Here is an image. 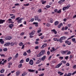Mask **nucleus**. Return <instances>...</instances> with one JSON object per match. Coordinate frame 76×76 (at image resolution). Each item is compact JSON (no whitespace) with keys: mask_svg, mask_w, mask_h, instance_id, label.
<instances>
[{"mask_svg":"<svg viewBox=\"0 0 76 76\" xmlns=\"http://www.w3.org/2000/svg\"><path fill=\"white\" fill-rule=\"evenodd\" d=\"M70 7V5L69 4L68 6L64 7L62 9V10H63V11H64L68 9H69V8Z\"/></svg>","mask_w":76,"mask_h":76,"instance_id":"nucleus-1","label":"nucleus"},{"mask_svg":"<svg viewBox=\"0 0 76 76\" xmlns=\"http://www.w3.org/2000/svg\"><path fill=\"white\" fill-rule=\"evenodd\" d=\"M12 39V37L10 36H7L4 39L5 40H10Z\"/></svg>","mask_w":76,"mask_h":76,"instance_id":"nucleus-2","label":"nucleus"},{"mask_svg":"<svg viewBox=\"0 0 76 76\" xmlns=\"http://www.w3.org/2000/svg\"><path fill=\"white\" fill-rule=\"evenodd\" d=\"M65 42L66 44H67L68 45H71V44H72L71 42H70L68 40L65 41Z\"/></svg>","mask_w":76,"mask_h":76,"instance_id":"nucleus-3","label":"nucleus"},{"mask_svg":"<svg viewBox=\"0 0 76 76\" xmlns=\"http://www.w3.org/2000/svg\"><path fill=\"white\" fill-rule=\"evenodd\" d=\"M10 45V42H7L4 45V47H8Z\"/></svg>","mask_w":76,"mask_h":76,"instance_id":"nucleus-4","label":"nucleus"},{"mask_svg":"<svg viewBox=\"0 0 76 76\" xmlns=\"http://www.w3.org/2000/svg\"><path fill=\"white\" fill-rule=\"evenodd\" d=\"M62 63H61L60 64H58L56 66V68H59L61 65H62Z\"/></svg>","mask_w":76,"mask_h":76,"instance_id":"nucleus-5","label":"nucleus"},{"mask_svg":"<svg viewBox=\"0 0 76 76\" xmlns=\"http://www.w3.org/2000/svg\"><path fill=\"white\" fill-rule=\"evenodd\" d=\"M57 61L56 60H52L50 61V63L51 64H54L55 63H57Z\"/></svg>","mask_w":76,"mask_h":76,"instance_id":"nucleus-6","label":"nucleus"},{"mask_svg":"<svg viewBox=\"0 0 76 76\" xmlns=\"http://www.w3.org/2000/svg\"><path fill=\"white\" fill-rule=\"evenodd\" d=\"M29 64L30 65H33V64H34V62L33 61V60L32 59L30 60L29 62Z\"/></svg>","mask_w":76,"mask_h":76,"instance_id":"nucleus-7","label":"nucleus"},{"mask_svg":"<svg viewBox=\"0 0 76 76\" xmlns=\"http://www.w3.org/2000/svg\"><path fill=\"white\" fill-rule=\"evenodd\" d=\"M45 53V50H42V51L40 52V53L41 56L44 55V54Z\"/></svg>","mask_w":76,"mask_h":76,"instance_id":"nucleus-8","label":"nucleus"},{"mask_svg":"<svg viewBox=\"0 0 76 76\" xmlns=\"http://www.w3.org/2000/svg\"><path fill=\"white\" fill-rule=\"evenodd\" d=\"M23 18H20L18 20V23H21L22 20H23Z\"/></svg>","mask_w":76,"mask_h":76,"instance_id":"nucleus-9","label":"nucleus"},{"mask_svg":"<svg viewBox=\"0 0 76 76\" xmlns=\"http://www.w3.org/2000/svg\"><path fill=\"white\" fill-rule=\"evenodd\" d=\"M7 61V60H5L4 61H3V62L2 63V61H1L0 62V64H2L3 65L4 64V63H6Z\"/></svg>","mask_w":76,"mask_h":76,"instance_id":"nucleus-10","label":"nucleus"},{"mask_svg":"<svg viewBox=\"0 0 76 76\" xmlns=\"http://www.w3.org/2000/svg\"><path fill=\"white\" fill-rule=\"evenodd\" d=\"M4 22H5V20H4L0 19V24L3 23Z\"/></svg>","mask_w":76,"mask_h":76,"instance_id":"nucleus-11","label":"nucleus"},{"mask_svg":"<svg viewBox=\"0 0 76 76\" xmlns=\"http://www.w3.org/2000/svg\"><path fill=\"white\" fill-rule=\"evenodd\" d=\"M35 30H33L31 33H29V35H33L34 34H35Z\"/></svg>","mask_w":76,"mask_h":76,"instance_id":"nucleus-12","label":"nucleus"},{"mask_svg":"<svg viewBox=\"0 0 76 76\" xmlns=\"http://www.w3.org/2000/svg\"><path fill=\"white\" fill-rule=\"evenodd\" d=\"M65 1V0H60L58 2V3L59 4H61L62 3H63L64 1Z\"/></svg>","mask_w":76,"mask_h":76,"instance_id":"nucleus-13","label":"nucleus"},{"mask_svg":"<svg viewBox=\"0 0 76 76\" xmlns=\"http://www.w3.org/2000/svg\"><path fill=\"white\" fill-rule=\"evenodd\" d=\"M14 26V25H13V24H10L8 26L9 28H10V29H12V27H13V26Z\"/></svg>","mask_w":76,"mask_h":76,"instance_id":"nucleus-14","label":"nucleus"},{"mask_svg":"<svg viewBox=\"0 0 76 76\" xmlns=\"http://www.w3.org/2000/svg\"><path fill=\"white\" fill-rule=\"evenodd\" d=\"M46 58V56H44L41 58V60H42V61H44Z\"/></svg>","mask_w":76,"mask_h":76,"instance_id":"nucleus-15","label":"nucleus"},{"mask_svg":"<svg viewBox=\"0 0 76 76\" xmlns=\"http://www.w3.org/2000/svg\"><path fill=\"white\" fill-rule=\"evenodd\" d=\"M51 32H53L55 34H57V32L56 31V30H55V29L52 30H51Z\"/></svg>","mask_w":76,"mask_h":76,"instance_id":"nucleus-16","label":"nucleus"},{"mask_svg":"<svg viewBox=\"0 0 76 76\" xmlns=\"http://www.w3.org/2000/svg\"><path fill=\"white\" fill-rule=\"evenodd\" d=\"M68 52V50H66L65 51H63L61 52V53L62 54H66V53H67Z\"/></svg>","mask_w":76,"mask_h":76,"instance_id":"nucleus-17","label":"nucleus"},{"mask_svg":"<svg viewBox=\"0 0 76 76\" xmlns=\"http://www.w3.org/2000/svg\"><path fill=\"white\" fill-rule=\"evenodd\" d=\"M46 46H47V44H44L42 45V47H41V48H44L46 47Z\"/></svg>","mask_w":76,"mask_h":76,"instance_id":"nucleus-18","label":"nucleus"},{"mask_svg":"<svg viewBox=\"0 0 76 76\" xmlns=\"http://www.w3.org/2000/svg\"><path fill=\"white\" fill-rule=\"evenodd\" d=\"M28 70L30 72H34L35 71V70H34L31 69H28Z\"/></svg>","mask_w":76,"mask_h":76,"instance_id":"nucleus-19","label":"nucleus"},{"mask_svg":"<svg viewBox=\"0 0 76 76\" xmlns=\"http://www.w3.org/2000/svg\"><path fill=\"white\" fill-rule=\"evenodd\" d=\"M0 42H1V44H4V41L2 39H0Z\"/></svg>","mask_w":76,"mask_h":76,"instance_id":"nucleus-20","label":"nucleus"},{"mask_svg":"<svg viewBox=\"0 0 76 76\" xmlns=\"http://www.w3.org/2000/svg\"><path fill=\"white\" fill-rule=\"evenodd\" d=\"M10 45L11 46H13L15 45V43L11 42V43L10 42Z\"/></svg>","mask_w":76,"mask_h":76,"instance_id":"nucleus-21","label":"nucleus"},{"mask_svg":"<svg viewBox=\"0 0 76 76\" xmlns=\"http://www.w3.org/2000/svg\"><path fill=\"white\" fill-rule=\"evenodd\" d=\"M35 18V20H37L38 19V16H35L34 17Z\"/></svg>","mask_w":76,"mask_h":76,"instance_id":"nucleus-22","label":"nucleus"},{"mask_svg":"<svg viewBox=\"0 0 76 76\" xmlns=\"http://www.w3.org/2000/svg\"><path fill=\"white\" fill-rule=\"evenodd\" d=\"M58 74L60 75V76H62L64 73L61 72H58Z\"/></svg>","mask_w":76,"mask_h":76,"instance_id":"nucleus-23","label":"nucleus"},{"mask_svg":"<svg viewBox=\"0 0 76 76\" xmlns=\"http://www.w3.org/2000/svg\"><path fill=\"white\" fill-rule=\"evenodd\" d=\"M40 62H41V61H40V60H38L36 62V64H39V63H40Z\"/></svg>","mask_w":76,"mask_h":76,"instance_id":"nucleus-24","label":"nucleus"},{"mask_svg":"<svg viewBox=\"0 0 76 76\" xmlns=\"http://www.w3.org/2000/svg\"><path fill=\"white\" fill-rule=\"evenodd\" d=\"M62 25H63V24L62 23H60V24L58 26V28H61V26Z\"/></svg>","mask_w":76,"mask_h":76,"instance_id":"nucleus-25","label":"nucleus"},{"mask_svg":"<svg viewBox=\"0 0 76 76\" xmlns=\"http://www.w3.org/2000/svg\"><path fill=\"white\" fill-rule=\"evenodd\" d=\"M58 24V21H57L55 22L54 24L55 26H56Z\"/></svg>","mask_w":76,"mask_h":76,"instance_id":"nucleus-26","label":"nucleus"},{"mask_svg":"<svg viewBox=\"0 0 76 76\" xmlns=\"http://www.w3.org/2000/svg\"><path fill=\"white\" fill-rule=\"evenodd\" d=\"M27 75V73L26 72H25L23 73L22 74V76H25V75Z\"/></svg>","mask_w":76,"mask_h":76,"instance_id":"nucleus-27","label":"nucleus"},{"mask_svg":"<svg viewBox=\"0 0 76 76\" xmlns=\"http://www.w3.org/2000/svg\"><path fill=\"white\" fill-rule=\"evenodd\" d=\"M33 24H34V25H35V26L36 27L38 26V23H35V22L33 23Z\"/></svg>","mask_w":76,"mask_h":76,"instance_id":"nucleus-28","label":"nucleus"},{"mask_svg":"<svg viewBox=\"0 0 76 76\" xmlns=\"http://www.w3.org/2000/svg\"><path fill=\"white\" fill-rule=\"evenodd\" d=\"M62 40H63L64 39H66V38L65 37L63 36L61 38Z\"/></svg>","mask_w":76,"mask_h":76,"instance_id":"nucleus-29","label":"nucleus"},{"mask_svg":"<svg viewBox=\"0 0 76 76\" xmlns=\"http://www.w3.org/2000/svg\"><path fill=\"white\" fill-rule=\"evenodd\" d=\"M4 69H2L0 71V72L1 73H4Z\"/></svg>","mask_w":76,"mask_h":76,"instance_id":"nucleus-30","label":"nucleus"},{"mask_svg":"<svg viewBox=\"0 0 76 76\" xmlns=\"http://www.w3.org/2000/svg\"><path fill=\"white\" fill-rule=\"evenodd\" d=\"M42 3V4H45V3H46V1H43V0H42L41 1Z\"/></svg>","mask_w":76,"mask_h":76,"instance_id":"nucleus-31","label":"nucleus"},{"mask_svg":"<svg viewBox=\"0 0 76 76\" xmlns=\"http://www.w3.org/2000/svg\"><path fill=\"white\" fill-rule=\"evenodd\" d=\"M22 66V64H20L18 66V67H19V68H20Z\"/></svg>","mask_w":76,"mask_h":76,"instance_id":"nucleus-32","label":"nucleus"},{"mask_svg":"<svg viewBox=\"0 0 76 76\" xmlns=\"http://www.w3.org/2000/svg\"><path fill=\"white\" fill-rule=\"evenodd\" d=\"M23 43L22 42H20V43L19 44V45H20V46H22L23 45Z\"/></svg>","mask_w":76,"mask_h":76,"instance_id":"nucleus-33","label":"nucleus"},{"mask_svg":"<svg viewBox=\"0 0 76 76\" xmlns=\"http://www.w3.org/2000/svg\"><path fill=\"white\" fill-rule=\"evenodd\" d=\"M20 73L19 72H17L16 73V76H19V75Z\"/></svg>","mask_w":76,"mask_h":76,"instance_id":"nucleus-34","label":"nucleus"},{"mask_svg":"<svg viewBox=\"0 0 76 76\" xmlns=\"http://www.w3.org/2000/svg\"><path fill=\"white\" fill-rule=\"evenodd\" d=\"M0 55L1 57H5V56L4 54H0Z\"/></svg>","mask_w":76,"mask_h":76,"instance_id":"nucleus-35","label":"nucleus"},{"mask_svg":"<svg viewBox=\"0 0 76 76\" xmlns=\"http://www.w3.org/2000/svg\"><path fill=\"white\" fill-rule=\"evenodd\" d=\"M61 12V10H59L58 11H57V13H60Z\"/></svg>","mask_w":76,"mask_h":76,"instance_id":"nucleus-36","label":"nucleus"},{"mask_svg":"<svg viewBox=\"0 0 76 76\" xmlns=\"http://www.w3.org/2000/svg\"><path fill=\"white\" fill-rule=\"evenodd\" d=\"M53 19L52 18H50V23H53Z\"/></svg>","mask_w":76,"mask_h":76,"instance_id":"nucleus-37","label":"nucleus"},{"mask_svg":"<svg viewBox=\"0 0 76 76\" xmlns=\"http://www.w3.org/2000/svg\"><path fill=\"white\" fill-rule=\"evenodd\" d=\"M18 56H19V54L18 53H17L15 56V58H17V57H18Z\"/></svg>","mask_w":76,"mask_h":76,"instance_id":"nucleus-38","label":"nucleus"},{"mask_svg":"<svg viewBox=\"0 0 76 76\" xmlns=\"http://www.w3.org/2000/svg\"><path fill=\"white\" fill-rule=\"evenodd\" d=\"M63 42V40L61 39V38H60V42L61 43V42Z\"/></svg>","mask_w":76,"mask_h":76,"instance_id":"nucleus-39","label":"nucleus"},{"mask_svg":"<svg viewBox=\"0 0 76 76\" xmlns=\"http://www.w3.org/2000/svg\"><path fill=\"white\" fill-rule=\"evenodd\" d=\"M68 27H70L72 26V24H69L67 25Z\"/></svg>","mask_w":76,"mask_h":76,"instance_id":"nucleus-40","label":"nucleus"},{"mask_svg":"<svg viewBox=\"0 0 76 76\" xmlns=\"http://www.w3.org/2000/svg\"><path fill=\"white\" fill-rule=\"evenodd\" d=\"M3 51H6L7 50V48H4L3 49Z\"/></svg>","mask_w":76,"mask_h":76,"instance_id":"nucleus-41","label":"nucleus"},{"mask_svg":"<svg viewBox=\"0 0 76 76\" xmlns=\"http://www.w3.org/2000/svg\"><path fill=\"white\" fill-rule=\"evenodd\" d=\"M27 52L28 53H31V50H30V49L28 50L27 51Z\"/></svg>","mask_w":76,"mask_h":76,"instance_id":"nucleus-42","label":"nucleus"},{"mask_svg":"<svg viewBox=\"0 0 76 76\" xmlns=\"http://www.w3.org/2000/svg\"><path fill=\"white\" fill-rule=\"evenodd\" d=\"M29 61V58H28L26 59V62H28V61Z\"/></svg>","mask_w":76,"mask_h":76,"instance_id":"nucleus-43","label":"nucleus"},{"mask_svg":"<svg viewBox=\"0 0 76 76\" xmlns=\"http://www.w3.org/2000/svg\"><path fill=\"white\" fill-rule=\"evenodd\" d=\"M38 48H39L38 46H37L35 47V50H37V49H38Z\"/></svg>","mask_w":76,"mask_h":76,"instance_id":"nucleus-44","label":"nucleus"},{"mask_svg":"<svg viewBox=\"0 0 76 76\" xmlns=\"http://www.w3.org/2000/svg\"><path fill=\"white\" fill-rule=\"evenodd\" d=\"M70 54H71V52H70V51H69L68 53H67L66 55H69Z\"/></svg>","mask_w":76,"mask_h":76,"instance_id":"nucleus-45","label":"nucleus"},{"mask_svg":"<svg viewBox=\"0 0 76 76\" xmlns=\"http://www.w3.org/2000/svg\"><path fill=\"white\" fill-rule=\"evenodd\" d=\"M61 62L64 64H66V61H61Z\"/></svg>","mask_w":76,"mask_h":76,"instance_id":"nucleus-46","label":"nucleus"},{"mask_svg":"<svg viewBox=\"0 0 76 76\" xmlns=\"http://www.w3.org/2000/svg\"><path fill=\"white\" fill-rule=\"evenodd\" d=\"M41 55L40 54V53H39L37 56V57H40V56H41Z\"/></svg>","mask_w":76,"mask_h":76,"instance_id":"nucleus-47","label":"nucleus"},{"mask_svg":"<svg viewBox=\"0 0 76 76\" xmlns=\"http://www.w3.org/2000/svg\"><path fill=\"white\" fill-rule=\"evenodd\" d=\"M38 12L39 13H41V9H39L38 11Z\"/></svg>","mask_w":76,"mask_h":76,"instance_id":"nucleus-48","label":"nucleus"},{"mask_svg":"<svg viewBox=\"0 0 76 76\" xmlns=\"http://www.w3.org/2000/svg\"><path fill=\"white\" fill-rule=\"evenodd\" d=\"M41 31V29H39V30H38L37 31L38 33H39Z\"/></svg>","mask_w":76,"mask_h":76,"instance_id":"nucleus-49","label":"nucleus"},{"mask_svg":"<svg viewBox=\"0 0 76 76\" xmlns=\"http://www.w3.org/2000/svg\"><path fill=\"white\" fill-rule=\"evenodd\" d=\"M23 62V60H21L20 62V63H22Z\"/></svg>","mask_w":76,"mask_h":76,"instance_id":"nucleus-50","label":"nucleus"},{"mask_svg":"<svg viewBox=\"0 0 76 76\" xmlns=\"http://www.w3.org/2000/svg\"><path fill=\"white\" fill-rule=\"evenodd\" d=\"M8 64L10 65H12V62H10L8 63Z\"/></svg>","mask_w":76,"mask_h":76,"instance_id":"nucleus-51","label":"nucleus"},{"mask_svg":"<svg viewBox=\"0 0 76 76\" xmlns=\"http://www.w3.org/2000/svg\"><path fill=\"white\" fill-rule=\"evenodd\" d=\"M23 56H26V55H27V53H26V52H25L23 53Z\"/></svg>","mask_w":76,"mask_h":76,"instance_id":"nucleus-52","label":"nucleus"},{"mask_svg":"<svg viewBox=\"0 0 76 76\" xmlns=\"http://www.w3.org/2000/svg\"><path fill=\"white\" fill-rule=\"evenodd\" d=\"M54 37H59V35L57 34L56 35L54 36Z\"/></svg>","mask_w":76,"mask_h":76,"instance_id":"nucleus-53","label":"nucleus"},{"mask_svg":"<svg viewBox=\"0 0 76 76\" xmlns=\"http://www.w3.org/2000/svg\"><path fill=\"white\" fill-rule=\"evenodd\" d=\"M72 41L73 42H75V38H72Z\"/></svg>","mask_w":76,"mask_h":76,"instance_id":"nucleus-54","label":"nucleus"},{"mask_svg":"<svg viewBox=\"0 0 76 76\" xmlns=\"http://www.w3.org/2000/svg\"><path fill=\"white\" fill-rule=\"evenodd\" d=\"M59 58H60V59H61V60H62V59H63V57L60 56L59 57Z\"/></svg>","mask_w":76,"mask_h":76,"instance_id":"nucleus-55","label":"nucleus"},{"mask_svg":"<svg viewBox=\"0 0 76 76\" xmlns=\"http://www.w3.org/2000/svg\"><path fill=\"white\" fill-rule=\"evenodd\" d=\"M74 69H76V65H74L73 67H72Z\"/></svg>","mask_w":76,"mask_h":76,"instance_id":"nucleus-56","label":"nucleus"},{"mask_svg":"<svg viewBox=\"0 0 76 76\" xmlns=\"http://www.w3.org/2000/svg\"><path fill=\"white\" fill-rule=\"evenodd\" d=\"M46 26H50V24L49 23H48L47 24Z\"/></svg>","mask_w":76,"mask_h":76,"instance_id":"nucleus-57","label":"nucleus"},{"mask_svg":"<svg viewBox=\"0 0 76 76\" xmlns=\"http://www.w3.org/2000/svg\"><path fill=\"white\" fill-rule=\"evenodd\" d=\"M46 7L47 8H50V7H51L49 5H47L46 6Z\"/></svg>","mask_w":76,"mask_h":76,"instance_id":"nucleus-58","label":"nucleus"},{"mask_svg":"<svg viewBox=\"0 0 76 76\" xmlns=\"http://www.w3.org/2000/svg\"><path fill=\"white\" fill-rule=\"evenodd\" d=\"M57 38H53V40H54V41H57Z\"/></svg>","mask_w":76,"mask_h":76,"instance_id":"nucleus-59","label":"nucleus"},{"mask_svg":"<svg viewBox=\"0 0 76 76\" xmlns=\"http://www.w3.org/2000/svg\"><path fill=\"white\" fill-rule=\"evenodd\" d=\"M11 59H12V57H10L8 58V61H9L10 60H11Z\"/></svg>","mask_w":76,"mask_h":76,"instance_id":"nucleus-60","label":"nucleus"},{"mask_svg":"<svg viewBox=\"0 0 76 76\" xmlns=\"http://www.w3.org/2000/svg\"><path fill=\"white\" fill-rule=\"evenodd\" d=\"M15 18V16H12L11 17V19H14V18Z\"/></svg>","mask_w":76,"mask_h":76,"instance_id":"nucleus-61","label":"nucleus"},{"mask_svg":"<svg viewBox=\"0 0 76 76\" xmlns=\"http://www.w3.org/2000/svg\"><path fill=\"white\" fill-rule=\"evenodd\" d=\"M66 66H70V64H69V63H67V64H66Z\"/></svg>","mask_w":76,"mask_h":76,"instance_id":"nucleus-62","label":"nucleus"},{"mask_svg":"<svg viewBox=\"0 0 76 76\" xmlns=\"http://www.w3.org/2000/svg\"><path fill=\"white\" fill-rule=\"evenodd\" d=\"M71 76V74L70 73H69L67 75V76Z\"/></svg>","mask_w":76,"mask_h":76,"instance_id":"nucleus-63","label":"nucleus"},{"mask_svg":"<svg viewBox=\"0 0 76 76\" xmlns=\"http://www.w3.org/2000/svg\"><path fill=\"white\" fill-rule=\"evenodd\" d=\"M44 73H42L41 75H39V76H44Z\"/></svg>","mask_w":76,"mask_h":76,"instance_id":"nucleus-64","label":"nucleus"}]
</instances>
